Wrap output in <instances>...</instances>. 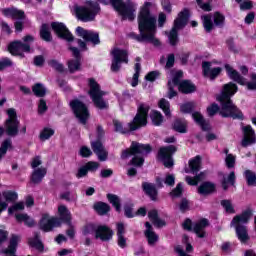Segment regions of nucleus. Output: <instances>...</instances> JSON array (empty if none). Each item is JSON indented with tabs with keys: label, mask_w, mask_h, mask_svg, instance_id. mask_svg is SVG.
<instances>
[{
	"label": "nucleus",
	"mask_w": 256,
	"mask_h": 256,
	"mask_svg": "<svg viewBox=\"0 0 256 256\" xmlns=\"http://www.w3.org/2000/svg\"><path fill=\"white\" fill-rule=\"evenodd\" d=\"M138 27L140 34L131 33L130 37H132V39H135L139 43H151L155 47L161 45L159 39L155 38V33H157V17L149 11L148 2H146L140 10L138 15Z\"/></svg>",
	"instance_id": "nucleus-1"
},
{
	"label": "nucleus",
	"mask_w": 256,
	"mask_h": 256,
	"mask_svg": "<svg viewBox=\"0 0 256 256\" xmlns=\"http://www.w3.org/2000/svg\"><path fill=\"white\" fill-rule=\"evenodd\" d=\"M237 93V85L233 83L225 84L222 92L216 97L217 101L221 103L220 115L222 117H232V119H243V113L237 109L231 97Z\"/></svg>",
	"instance_id": "nucleus-2"
},
{
	"label": "nucleus",
	"mask_w": 256,
	"mask_h": 256,
	"mask_svg": "<svg viewBox=\"0 0 256 256\" xmlns=\"http://www.w3.org/2000/svg\"><path fill=\"white\" fill-rule=\"evenodd\" d=\"M149 115V105L140 104L138 106V112L132 122L127 124V127H123V123L119 120H113V125L116 133L125 135L130 131H137L139 127H145L147 125V117Z\"/></svg>",
	"instance_id": "nucleus-3"
},
{
	"label": "nucleus",
	"mask_w": 256,
	"mask_h": 256,
	"mask_svg": "<svg viewBox=\"0 0 256 256\" xmlns=\"http://www.w3.org/2000/svg\"><path fill=\"white\" fill-rule=\"evenodd\" d=\"M149 153H151V146L149 144L132 142L129 149L122 151L121 159H129V157H133L131 165L141 167L143 166V163H145L144 157L149 155Z\"/></svg>",
	"instance_id": "nucleus-4"
},
{
	"label": "nucleus",
	"mask_w": 256,
	"mask_h": 256,
	"mask_svg": "<svg viewBox=\"0 0 256 256\" xmlns=\"http://www.w3.org/2000/svg\"><path fill=\"white\" fill-rule=\"evenodd\" d=\"M60 218L50 217L49 214H43L40 220V229L45 233L53 231L55 227H61V221L69 223L71 221V212L64 205L58 207Z\"/></svg>",
	"instance_id": "nucleus-5"
},
{
	"label": "nucleus",
	"mask_w": 256,
	"mask_h": 256,
	"mask_svg": "<svg viewBox=\"0 0 256 256\" xmlns=\"http://www.w3.org/2000/svg\"><path fill=\"white\" fill-rule=\"evenodd\" d=\"M101 11L99 3L87 0L84 6L75 5L74 12L80 21L84 23H89V21H94L97 14Z\"/></svg>",
	"instance_id": "nucleus-6"
},
{
	"label": "nucleus",
	"mask_w": 256,
	"mask_h": 256,
	"mask_svg": "<svg viewBox=\"0 0 256 256\" xmlns=\"http://www.w3.org/2000/svg\"><path fill=\"white\" fill-rule=\"evenodd\" d=\"M189 21V10L185 9L178 14V17L174 20V26L169 32H165L168 37V41L172 47H175L179 43V31L187 25Z\"/></svg>",
	"instance_id": "nucleus-7"
},
{
	"label": "nucleus",
	"mask_w": 256,
	"mask_h": 256,
	"mask_svg": "<svg viewBox=\"0 0 256 256\" xmlns=\"http://www.w3.org/2000/svg\"><path fill=\"white\" fill-rule=\"evenodd\" d=\"M181 77H183V71L179 70L175 73L172 81H168V99H173V97L177 96V92L173 90V88L177 86L182 93H193V91H195V85L189 80L180 82L179 79Z\"/></svg>",
	"instance_id": "nucleus-8"
},
{
	"label": "nucleus",
	"mask_w": 256,
	"mask_h": 256,
	"mask_svg": "<svg viewBox=\"0 0 256 256\" xmlns=\"http://www.w3.org/2000/svg\"><path fill=\"white\" fill-rule=\"evenodd\" d=\"M112 7L121 15L124 21H134L135 13L137 11V4L128 0V3H124L123 0H109Z\"/></svg>",
	"instance_id": "nucleus-9"
},
{
	"label": "nucleus",
	"mask_w": 256,
	"mask_h": 256,
	"mask_svg": "<svg viewBox=\"0 0 256 256\" xmlns=\"http://www.w3.org/2000/svg\"><path fill=\"white\" fill-rule=\"evenodd\" d=\"M251 219V211L247 210L241 215L235 216L231 222V225L236 227V235L239 240L243 243L249 239V234H247V227L245 223H249Z\"/></svg>",
	"instance_id": "nucleus-10"
},
{
	"label": "nucleus",
	"mask_w": 256,
	"mask_h": 256,
	"mask_svg": "<svg viewBox=\"0 0 256 256\" xmlns=\"http://www.w3.org/2000/svg\"><path fill=\"white\" fill-rule=\"evenodd\" d=\"M22 41H14L8 45V51L11 55L25 57L23 53H29L31 51V43L35 41V37L33 35H26L22 38Z\"/></svg>",
	"instance_id": "nucleus-11"
},
{
	"label": "nucleus",
	"mask_w": 256,
	"mask_h": 256,
	"mask_svg": "<svg viewBox=\"0 0 256 256\" xmlns=\"http://www.w3.org/2000/svg\"><path fill=\"white\" fill-rule=\"evenodd\" d=\"M8 118L4 122V133L8 137H17L19 135V125L21 122L17 118V110L15 108H9L6 110Z\"/></svg>",
	"instance_id": "nucleus-12"
},
{
	"label": "nucleus",
	"mask_w": 256,
	"mask_h": 256,
	"mask_svg": "<svg viewBox=\"0 0 256 256\" xmlns=\"http://www.w3.org/2000/svg\"><path fill=\"white\" fill-rule=\"evenodd\" d=\"M89 95L97 109H107L109 105L106 101L103 100L104 95H107V92L101 90V86H99V83L95 81V79L91 78L89 79Z\"/></svg>",
	"instance_id": "nucleus-13"
},
{
	"label": "nucleus",
	"mask_w": 256,
	"mask_h": 256,
	"mask_svg": "<svg viewBox=\"0 0 256 256\" xmlns=\"http://www.w3.org/2000/svg\"><path fill=\"white\" fill-rule=\"evenodd\" d=\"M201 19L207 33H211L212 29H215V25L216 27H223V23H225V16L219 12L214 13L213 16H211V14L203 15Z\"/></svg>",
	"instance_id": "nucleus-14"
},
{
	"label": "nucleus",
	"mask_w": 256,
	"mask_h": 256,
	"mask_svg": "<svg viewBox=\"0 0 256 256\" xmlns=\"http://www.w3.org/2000/svg\"><path fill=\"white\" fill-rule=\"evenodd\" d=\"M70 107L78 121L85 125L89 119V109L87 106L81 100L76 99L70 102Z\"/></svg>",
	"instance_id": "nucleus-15"
},
{
	"label": "nucleus",
	"mask_w": 256,
	"mask_h": 256,
	"mask_svg": "<svg viewBox=\"0 0 256 256\" xmlns=\"http://www.w3.org/2000/svg\"><path fill=\"white\" fill-rule=\"evenodd\" d=\"M182 225L183 229L186 231H194L200 239H203V237H205V228L209 227V220L203 218L193 224L191 223V219H186Z\"/></svg>",
	"instance_id": "nucleus-16"
},
{
	"label": "nucleus",
	"mask_w": 256,
	"mask_h": 256,
	"mask_svg": "<svg viewBox=\"0 0 256 256\" xmlns=\"http://www.w3.org/2000/svg\"><path fill=\"white\" fill-rule=\"evenodd\" d=\"M112 57L111 71H113V73H117L119 69H121V63H129L127 50L114 48L112 50Z\"/></svg>",
	"instance_id": "nucleus-17"
},
{
	"label": "nucleus",
	"mask_w": 256,
	"mask_h": 256,
	"mask_svg": "<svg viewBox=\"0 0 256 256\" xmlns=\"http://www.w3.org/2000/svg\"><path fill=\"white\" fill-rule=\"evenodd\" d=\"M177 152V147L170 145L160 148L158 152V159L162 161L164 167L168 169L173 167V154Z\"/></svg>",
	"instance_id": "nucleus-18"
},
{
	"label": "nucleus",
	"mask_w": 256,
	"mask_h": 256,
	"mask_svg": "<svg viewBox=\"0 0 256 256\" xmlns=\"http://www.w3.org/2000/svg\"><path fill=\"white\" fill-rule=\"evenodd\" d=\"M202 69L204 77H207L211 81L217 79V77H219L223 71L221 67H215L213 62H203Z\"/></svg>",
	"instance_id": "nucleus-19"
},
{
	"label": "nucleus",
	"mask_w": 256,
	"mask_h": 256,
	"mask_svg": "<svg viewBox=\"0 0 256 256\" xmlns=\"http://www.w3.org/2000/svg\"><path fill=\"white\" fill-rule=\"evenodd\" d=\"M76 33L78 37H82L84 41L93 43V45H99V34L97 32H93L91 30H85L83 27L78 26L76 28Z\"/></svg>",
	"instance_id": "nucleus-20"
},
{
	"label": "nucleus",
	"mask_w": 256,
	"mask_h": 256,
	"mask_svg": "<svg viewBox=\"0 0 256 256\" xmlns=\"http://www.w3.org/2000/svg\"><path fill=\"white\" fill-rule=\"evenodd\" d=\"M53 31L60 37V39H65V41L71 42L73 41V35L67 29V26L61 22H53L51 24Z\"/></svg>",
	"instance_id": "nucleus-21"
},
{
	"label": "nucleus",
	"mask_w": 256,
	"mask_h": 256,
	"mask_svg": "<svg viewBox=\"0 0 256 256\" xmlns=\"http://www.w3.org/2000/svg\"><path fill=\"white\" fill-rule=\"evenodd\" d=\"M69 49L72 51L73 57H75V59H71L67 63L70 73L81 71V54L79 49L77 47H70Z\"/></svg>",
	"instance_id": "nucleus-22"
},
{
	"label": "nucleus",
	"mask_w": 256,
	"mask_h": 256,
	"mask_svg": "<svg viewBox=\"0 0 256 256\" xmlns=\"http://www.w3.org/2000/svg\"><path fill=\"white\" fill-rule=\"evenodd\" d=\"M95 238L100 241H111L113 239V230L106 225H100L96 228Z\"/></svg>",
	"instance_id": "nucleus-23"
},
{
	"label": "nucleus",
	"mask_w": 256,
	"mask_h": 256,
	"mask_svg": "<svg viewBox=\"0 0 256 256\" xmlns=\"http://www.w3.org/2000/svg\"><path fill=\"white\" fill-rule=\"evenodd\" d=\"M91 148L95 155H97L99 161H107L108 153L103 143H101V140L92 141Z\"/></svg>",
	"instance_id": "nucleus-24"
},
{
	"label": "nucleus",
	"mask_w": 256,
	"mask_h": 256,
	"mask_svg": "<svg viewBox=\"0 0 256 256\" xmlns=\"http://www.w3.org/2000/svg\"><path fill=\"white\" fill-rule=\"evenodd\" d=\"M242 131L244 133L242 147H247L256 143L255 131H253V128L250 125L243 127Z\"/></svg>",
	"instance_id": "nucleus-25"
},
{
	"label": "nucleus",
	"mask_w": 256,
	"mask_h": 256,
	"mask_svg": "<svg viewBox=\"0 0 256 256\" xmlns=\"http://www.w3.org/2000/svg\"><path fill=\"white\" fill-rule=\"evenodd\" d=\"M145 227H146V230L144 231V235L148 241V245L153 247L155 246V243L159 241V235L155 233V231L153 230V226H151V223L146 222Z\"/></svg>",
	"instance_id": "nucleus-26"
},
{
	"label": "nucleus",
	"mask_w": 256,
	"mask_h": 256,
	"mask_svg": "<svg viewBox=\"0 0 256 256\" xmlns=\"http://www.w3.org/2000/svg\"><path fill=\"white\" fill-rule=\"evenodd\" d=\"M225 69H226L230 79H232L236 83H239V85H245V83H247L245 78H243V76H241V74H239V72H237V70L233 69L230 65H226Z\"/></svg>",
	"instance_id": "nucleus-27"
},
{
	"label": "nucleus",
	"mask_w": 256,
	"mask_h": 256,
	"mask_svg": "<svg viewBox=\"0 0 256 256\" xmlns=\"http://www.w3.org/2000/svg\"><path fill=\"white\" fill-rule=\"evenodd\" d=\"M5 17H11L12 19H24L25 12L23 10H19L17 8H6L2 11Z\"/></svg>",
	"instance_id": "nucleus-28"
},
{
	"label": "nucleus",
	"mask_w": 256,
	"mask_h": 256,
	"mask_svg": "<svg viewBox=\"0 0 256 256\" xmlns=\"http://www.w3.org/2000/svg\"><path fill=\"white\" fill-rule=\"evenodd\" d=\"M163 184L167 185L168 187H173L175 185V175L167 174L165 179L157 177L156 178V186L158 189L163 188Z\"/></svg>",
	"instance_id": "nucleus-29"
},
{
	"label": "nucleus",
	"mask_w": 256,
	"mask_h": 256,
	"mask_svg": "<svg viewBox=\"0 0 256 256\" xmlns=\"http://www.w3.org/2000/svg\"><path fill=\"white\" fill-rule=\"evenodd\" d=\"M142 188L146 195H149L152 201H157V188L155 187V184L144 182L142 183Z\"/></svg>",
	"instance_id": "nucleus-30"
},
{
	"label": "nucleus",
	"mask_w": 256,
	"mask_h": 256,
	"mask_svg": "<svg viewBox=\"0 0 256 256\" xmlns=\"http://www.w3.org/2000/svg\"><path fill=\"white\" fill-rule=\"evenodd\" d=\"M235 179H237L235 176V171L230 172L228 175H223L221 185L224 191L229 189V185H235Z\"/></svg>",
	"instance_id": "nucleus-31"
},
{
	"label": "nucleus",
	"mask_w": 256,
	"mask_h": 256,
	"mask_svg": "<svg viewBox=\"0 0 256 256\" xmlns=\"http://www.w3.org/2000/svg\"><path fill=\"white\" fill-rule=\"evenodd\" d=\"M47 175V169L40 167V168H36L34 169L33 173H32V182H34L35 184L41 183V181H43V178Z\"/></svg>",
	"instance_id": "nucleus-32"
},
{
	"label": "nucleus",
	"mask_w": 256,
	"mask_h": 256,
	"mask_svg": "<svg viewBox=\"0 0 256 256\" xmlns=\"http://www.w3.org/2000/svg\"><path fill=\"white\" fill-rule=\"evenodd\" d=\"M192 117H193L194 121L198 125H200V127L202 128L203 131H209V129H211V126L209 125V123L207 121H205V119L203 118V115H201V113L194 112V113H192Z\"/></svg>",
	"instance_id": "nucleus-33"
},
{
	"label": "nucleus",
	"mask_w": 256,
	"mask_h": 256,
	"mask_svg": "<svg viewBox=\"0 0 256 256\" xmlns=\"http://www.w3.org/2000/svg\"><path fill=\"white\" fill-rule=\"evenodd\" d=\"M215 192V184L211 182H204L198 188V193L200 195H209Z\"/></svg>",
	"instance_id": "nucleus-34"
},
{
	"label": "nucleus",
	"mask_w": 256,
	"mask_h": 256,
	"mask_svg": "<svg viewBox=\"0 0 256 256\" xmlns=\"http://www.w3.org/2000/svg\"><path fill=\"white\" fill-rule=\"evenodd\" d=\"M94 209L98 213V215H107L109 211H111V206L104 202H97L94 204Z\"/></svg>",
	"instance_id": "nucleus-35"
},
{
	"label": "nucleus",
	"mask_w": 256,
	"mask_h": 256,
	"mask_svg": "<svg viewBox=\"0 0 256 256\" xmlns=\"http://www.w3.org/2000/svg\"><path fill=\"white\" fill-rule=\"evenodd\" d=\"M191 173H199L201 169V156H196L189 161Z\"/></svg>",
	"instance_id": "nucleus-36"
},
{
	"label": "nucleus",
	"mask_w": 256,
	"mask_h": 256,
	"mask_svg": "<svg viewBox=\"0 0 256 256\" xmlns=\"http://www.w3.org/2000/svg\"><path fill=\"white\" fill-rule=\"evenodd\" d=\"M2 197L7 203H15L19 199V194L15 191L7 190L2 193Z\"/></svg>",
	"instance_id": "nucleus-37"
},
{
	"label": "nucleus",
	"mask_w": 256,
	"mask_h": 256,
	"mask_svg": "<svg viewBox=\"0 0 256 256\" xmlns=\"http://www.w3.org/2000/svg\"><path fill=\"white\" fill-rule=\"evenodd\" d=\"M32 91L34 95H36V97H45V95L47 94V88H45V85H43L42 83H36L32 87Z\"/></svg>",
	"instance_id": "nucleus-38"
},
{
	"label": "nucleus",
	"mask_w": 256,
	"mask_h": 256,
	"mask_svg": "<svg viewBox=\"0 0 256 256\" xmlns=\"http://www.w3.org/2000/svg\"><path fill=\"white\" fill-rule=\"evenodd\" d=\"M107 199L109 203H111V205H113V207H115L116 211L119 213L121 211V199L119 198V196L115 194H108Z\"/></svg>",
	"instance_id": "nucleus-39"
},
{
	"label": "nucleus",
	"mask_w": 256,
	"mask_h": 256,
	"mask_svg": "<svg viewBox=\"0 0 256 256\" xmlns=\"http://www.w3.org/2000/svg\"><path fill=\"white\" fill-rule=\"evenodd\" d=\"M13 149V140L6 138L1 144V156L3 157V155L7 154V151H13Z\"/></svg>",
	"instance_id": "nucleus-40"
},
{
	"label": "nucleus",
	"mask_w": 256,
	"mask_h": 256,
	"mask_svg": "<svg viewBox=\"0 0 256 256\" xmlns=\"http://www.w3.org/2000/svg\"><path fill=\"white\" fill-rule=\"evenodd\" d=\"M244 177L247 181V185H249V187H256V174L255 172L251 171V170H246L244 172Z\"/></svg>",
	"instance_id": "nucleus-41"
},
{
	"label": "nucleus",
	"mask_w": 256,
	"mask_h": 256,
	"mask_svg": "<svg viewBox=\"0 0 256 256\" xmlns=\"http://www.w3.org/2000/svg\"><path fill=\"white\" fill-rule=\"evenodd\" d=\"M40 37L43 41H51V31L49 30V26L47 24H43L40 29Z\"/></svg>",
	"instance_id": "nucleus-42"
},
{
	"label": "nucleus",
	"mask_w": 256,
	"mask_h": 256,
	"mask_svg": "<svg viewBox=\"0 0 256 256\" xmlns=\"http://www.w3.org/2000/svg\"><path fill=\"white\" fill-rule=\"evenodd\" d=\"M153 125L159 127L163 123V115L159 111L153 110L150 114Z\"/></svg>",
	"instance_id": "nucleus-43"
},
{
	"label": "nucleus",
	"mask_w": 256,
	"mask_h": 256,
	"mask_svg": "<svg viewBox=\"0 0 256 256\" xmlns=\"http://www.w3.org/2000/svg\"><path fill=\"white\" fill-rule=\"evenodd\" d=\"M139 73H141V64L136 63L135 64V73L130 80V84L132 85V87H137V85H139Z\"/></svg>",
	"instance_id": "nucleus-44"
},
{
	"label": "nucleus",
	"mask_w": 256,
	"mask_h": 256,
	"mask_svg": "<svg viewBox=\"0 0 256 256\" xmlns=\"http://www.w3.org/2000/svg\"><path fill=\"white\" fill-rule=\"evenodd\" d=\"M29 244L31 247H35V249H38V251H43V243L39 239V233L34 234V238L29 240Z\"/></svg>",
	"instance_id": "nucleus-45"
},
{
	"label": "nucleus",
	"mask_w": 256,
	"mask_h": 256,
	"mask_svg": "<svg viewBox=\"0 0 256 256\" xmlns=\"http://www.w3.org/2000/svg\"><path fill=\"white\" fill-rule=\"evenodd\" d=\"M174 130L178 133H186L187 132V122L185 120H176L174 122Z\"/></svg>",
	"instance_id": "nucleus-46"
},
{
	"label": "nucleus",
	"mask_w": 256,
	"mask_h": 256,
	"mask_svg": "<svg viewBox=\"0 0 256 256\" xmlns=\"http://www.w3.org/2000/svg\"><path fill=\"white\" fill-rule=\"evenodd\" d=\"M159 107L165 113L166 117H171V110H170L171 105L169 104V101H167L166 99L162 98L159 101Z\"/></svg>",
	"instance_id": "nucleus-47"
},
{
	"label": "nucleus",
	"mask_w": 256,
	"mask_h": 256,
	"mask_svg": "<svg viewBox=\"0 0 256 256\" xmlns=\"http://www.w3.org/2000/svg\"><path fill=\"white\" fill-rule=\"evenodd\" d=\"M55 135V130L51 128H44L40 133L41 141H47V139H51Z\"/></svg>",
	"instance_id": "nucleus-48"
},
{
	"label": "nucleus",
	"mask_w": 256,
	"mask_h": 256,
	"mask_svg": "<svg viewBox=\"0 0 256 256\" xmlns=\"http://www.w3.org/2000/svg\"><path fill=\"white\" fill-rule=\"evenodd\" d=\"M48 65L52 67V69H55V71H58V73H63V71H65V66L57 60H50Z\"/></svg>",
	"instance_id": "nucleus-49"
},
{
	"label": "nucleus",
	"mask_w": 256,
	"mask_h": 256,
	"mask_svg": "<svg viewBox=\"0 0 256 256\" xmlns=\"http://www.w3.org/2000/svg\"><path fill=\"white\" fill-rule=\"evenodd\" d=\"M24 209H25V203L18 202L8 208V213L9 215H13V213L17 211H23Z\"/></svg>",
	"instance_id": "nucleus-50"
},
{
	"label": "nucleus",
	"mask_w": 256,
	"mask_h": 256,
	"mask_svg": "<svg viewBox=\"0 0 256 256\" xmlns=\"http://www.w3.org/2000/svg\"><path fill=\"white\" fill-rule=\"evenodd\" d=\"M211 1L213 0H197V3L200 9H202L203 11H211L212 10Z\"/></svg>",
	"instance_id": "nucleus-51"
},
{
	"label": "nucleus",
	"mask_w": 256,
	"mask_h": 256,
	"mask_svg": "<svg viewBox=\"0 0 256 256\" xmlns=\"http://www.w3.org/2000/svg\"><path fill=\"white\" fill-rule=\"evenodd\" d=\"M236 157L233 154H227L225 158L226 167L228 169H233L235 167Z\"/></svg>",
	"instance_id": "nucleus-52"
},
{
	"label": "nucleus",
	"mask_w": 256,
	"mask_h": 256,
	"mask_svg": "<svg viewBox=\"0 0 256 256\" xmlns=\"http://www.w3.org/2000/svg\"><path fill=\"white\" fill-rule=\"evenodd\" d=\"M202 179H203V173L195 176L194 178L190 176H186V182L188 183V185H197L199 181H201Z\"/></svg>",
	"instance_id": "nucleus-53"
},
{
	"label": "nucleus",
	"mask_w": 256,
	"mask_h": 256,
	"mask_svg": "<svg viewBox=\"0 0 256 256\" xmlns=\"http://www.w3.org/2000/svg\"><path fill=\"white\" fill-rule=\"evenodd\" d=\"M221 205L222 207H224L226 213H235V210L233 209V204H231V201L222 200Z\"/></svg>",
	"instance_id": "nucleus-54"
},
{
	"label": "nucleus",
	"mask_w": 256,
	"mask_h": 256,
	"mask_svg": "<svg viewBox=\"0 0 256 256\" xmlns=\"http://www.w3.org/2000/svg\"><path fill=\"white\" fill-rule=\"evenodd\" d=\"M183 194V184H177L176 188L170 193L171 197H181Z\"/></svg>",
	"instance_id": "nucleus-55"
},
{
	"label": "nucleus",
	"mask_w": 256,
	"mask_h": 256,
	"mask_svg": "<svg viewBox=\"0 0 256 256\" xmlns=\"http://www.w3.org/2000/svg\"><path fill=\"white\" fill-rule=\"evenodd\" d=\"M79 155H81V157H91L93 152L89 147L83 146L80 148Z\"/></svg>",
	"instance_id": "nucleus-56"
},
{
	"label": "nucleus",
	"mask_w": 256,
	"mask_h": 256,
	"mask_svg": "<svg viewBox=\"0 0 256 256\" xmlns=\"http://www.w3.org/2000/svg\"><path fill=\"white\" fill-rule=\"evenodd\" d=\"M193 103H186V104H182L180 106V111L182 113H191L193 111Z\"/></svg>",
	"instance_id": "nucleus-57"
},
{
	"label": "nucleus",
	"mask_w": 256,
	"mask_h": 256,
	"mask_svg": "<svg viewBox=\"0 0 256 256\" xmlns=\"http://www.w3.org/2000/svg\"><path fill=\"white\" fill-rule=\"evenodd\" d=\"M241 11H249V9H253V2L250 0H245L240 4Z\"/></svg>",
	"instance_id": "nucleus-58"
},
{
	"label": "nucleus",
	"mask_w": 256,
	"mask_h": 256,
	"mask_svg": "<svg viewBox=\"0 0 256 256\" xmlns=\"http://www.w3.org/2000/svg\"><path fill=\"white\" fill-rule=\"evenodd\" d=\"M47 111V102L41 99L38 105V113L39 115H43Z\"/></svg>",
	"instance_id": "nucleus-59"
},
{
	"label": "nucleus",
	"mask_w": 256,
	"mask_h": 256,
	"mask_svg": "<svg viewBox=\"0 0 256 256\" xmlns=\"http://www.w3.org/2000/svg\"><path fill=\"white\" fill-rule=\"evenodd\" d=\"M87 173H89V170H87V166H83V167L79 168V170L76 174V177H77V179L87 177Z\"/></svg>",
	"instance_id": "nucleus-60"
},
{
	"label": "nucleus",
	"mask_w": 256,
	"mask_h": 256,
	"mask_svg": "<svg viewBox=\"0 0 256 256\" xmlns=\"http://www.w3.org/2000/svg\"><path fill=\"white\" fill-rule=\"evenodd\" d=\"M85 166H86V169L88 171H92L93 172V171H96V170L99 169V162L90 161Z\"/></svg>",
	"instance_id": "nucleus-61"
},
{
	"label": "nucleus",
	"mask_w": 256,
	"mask_h": 256,
	"mask_svg": "<svg viewBox=\"0 0 256 256\" xmlns=\"http://www.w3.org/2000/svg\"><path fill=\"white\" fill-rule=\"evenodd\" d=\"M207 111H208V115L210 117H213V115H215L218 111H219V105L217 104H212L211 106H209L207 108Z\"/></svg>",
	"instance_id": "nucleus-62"
},
{
	"label": "nucleus",
	"mask_w": 256,
	"mask_h": 256,
	"mask_svg": "<svg viewBox=\"0 0 256 256\" xmlns=\"http://www.w3.org/2000/svg\"><path fill=\"white\" fill-rule=\"evenodd\" d=\"M41 156H36L31 161V167L32 169H37L40 165H42Z\"/></svg>",
	"instance_id": "nucleus-63"
},
{
	"label": "nucleus",
	"mask_w": 256,
	"mask_h": 256,
	"mask_svg": "<svg viewBox=\"0 0 256 256\" xmlns=\"http://www.w3.org/2000/svg\"><path fill=\"white\" fill-rule=\"evenodd\" d=\"M252 81L253 82L247 83V89H249L250 91H255V89H256V74L252 75Z\"/></svg>",
	"instance_id": "nucleus-64"
}]
</instances>
